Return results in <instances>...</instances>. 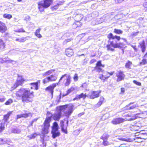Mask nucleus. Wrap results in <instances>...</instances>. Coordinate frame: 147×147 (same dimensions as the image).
Masks as SVG:
<instances>
[{"mask_svg":"<svg viewBox=\"0 0 147 147\" xmlns=\"http://www.w3.org/2000/svg\"><path fill=\"white\" fill-rule=\"evenodd\" d=\"M116 76L117 77V81H120L123 79L125 76V75L123 74V72L121 71H119L116 74Z\"/></svg>","mask_w":147,"mask_h":147,"instance_id":"nucleus-14","label":"nucleus"},{"mask_svg":"<svg viewBox=\"0 0 147 147\" xmlns=\"http://www.w3.org/2000/svg\"><path fill=\"white\" fill-rule=\"evenodd\" d=\"M104 99V98L103 96L100 97V98L99 101L96 105L95 107H99L103 102Z\"/></svg>","mask_w":147,"mask_h":147,"instance_id":"nucleus-21","label":"nucleus"},{"mask_svg":"<svg viewBox=\"0 0 147 147\" xmlns=\"http://www.w3.org/2000/svg\"><path fill=\"white\" fill-rule=\"evenodd\" d=\"M108 37H119V36H113V34L112 33H110L109 34V36H108Z\"/></svg>","mask_w":147,"mask_h":147,"instance_id":"nucleus-60","label":"nucleus"},{"mask_svg":"<svg viewBox=\"0 0 147 147\" xmlns=\"http://www.w3.org/2000/svg\"><path fill=\"white\" fill-rule=\"evenodd\" d=\"M12 131L14 134H19L21 132V130L17 128H15L12 129Z\"/></svg>","mask_w":147,"mask_h":147,"instance_id":"nucleus-27","label":"nucleus"},{"mask_svg":"<svg viewBox=\"0 0 147 147\" xmlns=\"http://www.w3.org/2000/svg\"><path fill=\"white\" fill-rule=\"evenodd\" d=\"M82 25L81 23L79 22H77L74 23L73 25V27H74L75 26H77V27H79Z\"/></svg>","mask_w":147,"mask_h":147,"instance_id":"nucleus-36","label":"nucleus"},{"mask_svg":"<svg viewBox=\"0 0 147 147\" xmlns=\"http://www.w3.org/2000/svg\"><path fill=\"white\" fill-rule=\"evenodd\" d=\"M0 61L1 63H10L14 64L16 63V62L14 61L8 59V57H5L3 59H1Z\"/></svg>","mask_w":147,"mask_h":147,"instance_id":"nucleus-13","label":"nucleus"},{"mask_svg":"<svg viewBox=\"0 0 147 147\" xmlns=\"http://www.w3.org/2000/svg\"><path fill=\"white\" fill-rule=\"evenodd\" d=\"M129 146L128 145H127L125 144H121L119 147H125L126 146Z\"/></svg>","mask_w":147,"mask_h":147,"instance_id":"nucleus-58","label":"nucleus"},{"mask_svg":"<svg viewBox=\"0 0 147 147\" xmlns=\"http://www.w3.org/2000/svg\"><path fill=\"white\" fill-rule=\"evenodd\" d=\"M55 71V69H51L47 71L45 73L42 74L43 77H45L51 74L54 72Z\"/></svg>","mask_w":147,"mask_h":147,"instance_id":"nucleus-20","label":"nucleus"},{"mask_svg":"<svg viewBox=\"0 0 147 147\" xmlns=\"http://www.w3.org/2000/svg\"><path fill=\"white\" fill-rule=\"evenodd\" d=\"M109 137V135L105 133L100 138L103 140H107Z\"/></svg>","mask_w":147,"mask_h":147,"instance_id":"nucleus-31","label":"nucleus"},{"mask_svg":"<svg viewBox=\"0 0 147 147\" xmlns=\"http://www.w3.org/2000/svg\"><path fill=\"white\" fill-rule=\"evenodd\" d=\"M121 92L122 93H123L125 92V89L124 88H121Z\"/></svg>","mask_w":147,"mask_h":147,"instance_id":"nucleus-64","label":"nucleus"},{"mask_svg":"<svg viewBox=\"0 0 147 147\" xmlns=\"http://www.w3.org/2000/svg\"><path fill=\"white\" fill-rule=\"evenodd\" d=\"M99 78L101 80L104 79V75H102L101 76H100Z\"/></svg>","mask_w":147,"mask_h":147,"instance_id":"nucleus-63","label":"nucleus"},{"mask_svg":"<svg viewBox=\"0 0 147 147\" xmlns=\"http://www.w3.org/2000/svg\"><path fill=\"white\" fill-rule=\"evenodd\" d=\"M96 67H104V65L102 64L101 61H99L97 62Z\"/></svg>","mask_w":147,"mask_h":147,"instance_id":"nucleus-35","label":"nucleus"},{"mask_svg":"<svg viewBox=\"0 0 147 147\" xmlns=\"http://www.w3.org/2000/svg\"><path fill=\"white\" fill-rule=\"evenodd\" d=\"M139 137H136L134 139V140H136V139H146L147 138V134L146 133H143L140 132Z\"/></svg>","mask_w":147,"mask_h":147,"instance_id":"nucleus-18","label":"nucleus"},{"mask_svg":"<svg viewBox=\"0 0 147 147\" xmlns=\"http://www.w3.org/2000/svg\"><path fill=\"white\" fill-rule=\"evenodd\" d=\"M132 64L131 62L129 61H128L126 63L125 66L127 68H129L130 66Z\"/></svg>","mask_w":147,"mask_h":147,"instance_id":"nucleus-39","label":"nucleus"},{"mask_svg":"<svg viewBox=\"0 0 147 147\" xmlns=\"http://www.w3.org/2000/svg\"><path fill=\"white\" fill-rule=\"evenodd\" d=\"M30 84L33 86L31 87V89L35 88L36 90L38 89V83L37 82L31 83Z\"/></svg>","mask_w":147,"mask_h":147,"instance_id":"nucleus-25","label":"nucleus"},{"mask_svg":"<svg viewBox=\"0 0 147 147\" xmlns=\"http://www.w3.org/2000/svg\"><path fill=\"white\" fill-rule=\"evenodd\" d=\"M68 121L67 119L66 120L67 126H64V121L63 120H61L60 121V126L62 131L66 134L67 133V126L68 125Z\"/></svg>","mask_w":147,"mask_h":147,"instance_id":"nucleus-10","label":"nucleus"},{"mask_svg":"<svg viewBox=\"0 0 147 147\" xmlns=\"http://www.w3.org/2000/svg\"><path fill=\"white\" fill-rule=\"evenodd\" d=\"M101 67H95L94 68L97 71L100 72V71H102V69L101 68Z\"/></svg>","mask_w":147,"mask_h":147,"instance_id":"nucleus-42","label":"nucleus"},{"mask_svg":"<svg viewBox=\"0 0 147 147\" xmlns=\"http://www.w3.org/2000/svg\"><path fill=\"white\" fill-rule=\"evenodd\" d=\"M82 130L81 129H78L74 131V134L75 135H78Z\"/></svg>","mask_w":147,"mask_h":147,"instance_id":"nucleus-40","label":"nucleus"},{"mask_svg":"<svg viewBox=\"0 0 147 147\" xmlns=\"http://www.w3.org/2000/svg\"><path fill=\"white\" fill-rule=\"evenodd\" d=\"M24 81V80L22 77L21 76H18L17 81L14 85L13 87H12V89H14L16 88L19 85H22Z\"/></svg>","mask_w":147,"mask_h":147,"instance_id":"nucleus-6","label":"nucleus"},{"mask_svg":"<svg viewBox=\"0 0 147 147\" xmlns=\"http://www.w3.org/2000/svg\"><path fill=\"white\" fill-rule=\"evenodd\" d=\"M101 92V91L98 90L97 91H92L91 92V94L90 95V98L91 99H94L95 98L99 97V94Z\"/></svg>","mask_w":147,"mask_h":147,"instance_id":"nucleus-12","label":"nucleus"},{"mask_svg":"<svg viewBox=\"0 0 147 147\" xmlns=\"http://www.w3.org/2000/svg\"><path fill=\"white\" fill-rule=\"evenodd\" d=\"M11 113V112H8L7 114L4 115L3 120L5 122H7L9 119V117Z\"/></svg>","mask_w":147,"mask_h":147,"instance_id":"nucleus-24","label":"nucleus"},{"mask_svg":"<svg viewBox=\"0 0 147 147\" xmlns=\"http://www.w3.org/2000/svg\"><path fill=\"white\" fill-rule=\"evenodd\" d=\"M13 102L11 98L9 99L5 103L6 105H10Z\"/></svg>","mask_w":147,"mask_h":147,"instance_id":"nucleus-38","label":"nucleus"},{"mask_svg":"<svg viewBox=\"0 0 147 147\" xmlns=\"http://www.w3.org/2000/svg\"><path fill=\"white\" fill-rule=\"evenodd\" d=\"M89 40L88 37H82L80 40V42L81 43H84Z\"/></svg>","mask_w":147,"mask_h":147,"instance_id":"nucleus-28","label":"nucleus"},{"mask_svg":"<svg viewBox=\"0 0 147 147\" xmlns=\"http://www.w3.org/2000/svg\"><path fill=\"white\" fill-rule=\"evenodd\" d=\"M139 44V47L141 48L142 52L144 53L146 50V46L144 41L143 40L141 42H140Z\"/></svg>","mask_w":147,"mask_h":147,"instance_id":"nucleus-17","label":"nucleus"},{"mask_svg":"<svg viewBox=\"0 0 147 147\" xmlns=\"http://www.w3.org/2000/svg\"><path fill=\"white\" fill-rule=\"evenodd\" d=\"M65 77H66V79L65 83V86H68L71 83V77L70 75H68L67 74H65L62 76L59 79V82H60L62 79Z\"/></svg>","mask_w":147,"mask_h":147,"instance_id":"nucleus-7","label":"nucleus"},{"mask_svg":"<svg viewBox=\"0 0 147 147\" xmlns=\"http://www.w3.org/2000/svg\"><path fill=\"white\" fill-rule=\"evenodd\" d=\"M5 42L2 39H0V50L3 49L5 47Z\"/></svg>","mask_w":147,"mask_h":147,"instance_id":"nucleus-26","label":"nucleus"},{"mask_svg":"<svg viewBox=\"0 0 147 147\" xmlns=\"http://www.w3.org/2000/svg\"><path fill=\"white\" fill-rule=\"evenodd\" d=\"M4 125H3V124H1V126H0V132H1L3 131L4 130Z\"/></svg>","mask_w":147,"mask_h":147,"instance_id":"nucleus-47","label":"nucleus"},{"mask_svg":"<svg viewBox=\"0 0 147 147\" xmlns=\"http://www.w3.org/2000/svg\"><path fill=\"white\" fill-rule=\"evenodd\" d=\"M26 38L25 37H18L16 39V40L20 42H23L25 41Z\"/></svg>","mask_w":147,"mask_h":147,"instance_id":"nucleus-30","label":"nucleus"},{"mask_svg":"<svg viewBox=\"0 0 147 147\" xmlns=\"http://www.w3.org/2000/svg\"><path fill=\"white\" fill-rule=\"evenodd\" d=\"M133 82L134 83L136 84V85L140 86L141 85V83L136 80H134Z\"/></svg>","mask_w":147,"mask_h":147,"instance_id":"nucleus-50","label":"nucleus"},{"mask_svg":"<svg viewBox=\"0 0 147 147\" xmlns=\"http://www.w3.org/2000/svg\"><path fill=\"white\" fill-rule=\"evenodd\" d=\"M72 90H71V88L70 89H68L67 91L66 92L67 93V94H69V93H70Z\"/></svg>","mask_w":147,"mask_h":147,"instance_id":"nucleus-57","label":"nucleus"},{"mask_svg":"<svg viewBox=\"0 0 147 147\" xmlns=\"http://www.w3.org/2000/svg\"><path fill=\"white\" fill-rule=\"evenodd\" d=\"M66 108V106H61L57 107L55 113L52 115L51 116H49L46 118L44 123V127L42 129V134H45L48 133L50 126L49 123L51 120V117L54 120H59L61 116V111Z\"/></svg>","mask_w":147,"mask_h":147,"instance_id":"nucleus-1","label":"nucleus"},{"mask_svg":"<svg viewBox=\"0 0 147 147\" xmlns=\"http://www.w3.org/2000/svg\"><path fill=\"white\" fill-rule=\"evenodd\" d=\"M114 72H111L109 73L107 72H104L103 73V74H104V78H108L110 76L112 75L114 73Z\"/></svg>","mask_w":147,"mask_h":147,"instance_id":"nucleus-23","label":"nucleus"},{"mask_svg":"<svg viewBox=\"0 0 147 147\" xmlns=\"http://www.w3.org/2000/svg\"><path fill=\"white\" fill-rule=\"evenodd\" d=\"M5 98L4 96H1L0 97V101L2 102L5 101Z\"/></svg>","mask_w":147,"mask_h":147,"instance_id":"nucleus-49","label":"nucleus"},{"mask_svg":"<svg viewBox=\"0 0 147 147\" xmlns=\"http://www.w3.org/2000/svg\"><path fill=\"white\" fill-rule=\"evenodd\" d=\"M126 121L125 119L121 117H118L113 119L111 121V123L114 125H117L123 122Z\"/></svg>","mask_w":147,"mask_h":147,"instance_id":"nucleus-9","label":"nucleus"},{"mask_svg":"<svg viewBox=\"0 0 147 147\" xmlns=\"http://www.w3.org/2000/svg\"><path fill=\"white\" fill-rule=\"evenodd\" d=\"M3 17L4 18H7V19H10L12 17V16L10 14L5 13V14H3Z\"/></svg>","mask_w":147,"mask_h":147,"instance_id":"nucleus-34","label":"nucleus"},{"mask_svg":"<svg viewBox=\"0 0 147 147\" xmlns=\"http://www.w3.org/2000/svg\"><path fill=\"white\" fill-rule=\"evenodd\" d=\"M40 28L37 29L35 32V34L37 37H42L41 35L40 34Z\"/></svg>","mask_w":147,"mask_h":147,"instance_id":"nucleus-32","label":"nucleus"},{"mask_svg":"<svg viewBox=\"0 0 147 147\" xmlns=\"http://www.w3.org/2000/svg\"><path fill=\"white\" fill-rule=\"evenodd\" d=\"M28 114H28V113L22 114V117H25V118L29 116Z\"/></svg>","mask_w":147,"mask_h":147,"instance_id":"nucleus-53","label":"nucleus"},{"mask_svg":"<svg viewBox=\"0 0 147 147\" xmlns=\"http://www.w3.org/2000/svg\"><path fill=\"white\" fill-rule=\"evenodd\" d=\"M6 143V142L4 140L1 138H0V144H4Z\"/></svg>","mask_w":147,"mask_h":147,"instance_id":"nucleus-52","label":"nucleus"},{"mask_svg":"<svg viewBox=\"0 0 147 147\" xmlns=\"http://www.w3.org/2000/svg\"><path fill=\"white\" fill-rule=\"evenodd\" d=\"M114 32L117 34H122L123 33L122 31L120 30L115 29L114 30Z\"/></svg>","mask_w":147,"mask_h":147,"instance_id":"nucleus-41","label":"nucleus"},{"mask_svg":"<svg viewBox=\"0 0 147 147\" xmlns=\"http://www.w3.org/2000/svg\"><path fill=\"white\" fill-rule=\"evenodd\" d=\"M43 2L40 1L38 3V8L40 12L44 11V8L49 7L53 2V0H43Z\"/></svg>","mask_w":147,"mask_h":147,"instance_id":"nucleus-4","label":"nucleus"},{"mask_svg":"<svg viewBox=\"0 0 147 147\" xmlns=\"http://www.w3.org/2000/svg\"><path fill=\"white\" fill-rule=\"evenodd\" d=\"M57 79V77L53 75H52L50 76L45 78L43 80L44 84L48 82L51 81H55Z\"/></svg>","mask_w":147,"mask_h":147,"instance_id":"nucleus-11","label":"nucleus"},{"mask_svg":"<svg viewBox=\"0 0 147 147\" xmlns=\"http://www.w3.org/2000/svg\"><path fill=\"white\" fill-rule=\"evenodd\" d=\"M94 14L95 15V17L97 16L98 15V12L96 11L93 12L92 14V16H93Z\"/></svg>","mask_w":147,"mask_h":147,"instance_id":"nucleus-54","label":"nucleus"},{"mask_svg":"<svg viewBox=\"0 0 147 147\" xmlns=\"http://www.w3.org/2000/svg\"><path fill=\"white\" fill-rule=\"evenodd\" d=\"M73 78L75 81H77L78 80V75L76 74H75Z\"/></svg>","mask_w":147,"mask_h":147,"instance_id":"nucleus-45","label":"nucleus"},{"mask_svg":"<svg viewBox=\"0 0 147 147\" xmlns=\"http://www.w3.org/2000/svg\"><path fill=\"white\" fill-rule=\"evenodd\" d=\"M58 125L56 122H55L52 126V130L51 133L52 137L53 138H55L56 137L59 136L60 135V133L59 132Z\"/></svg>","mask_w":147,"mask_h":147,"instance_id":"nucleus-5","label":"nucleus"},{"mask_svg":"<svg viewBox=\"0 0 147 147\" xmlns=\"http://www.w3.org/2000/svg\"><path fill=\"white\" fill-rule=\"evenodd\" d=\"M114 72H111L109 73L107 72H104L103 73V74H104V78H108L110 76L112 75L114 73Z\"/></svg>","mask_w":147,"mask_h":147,"instance_id":"nucleus-22","label":"nucleus"},{"mask_svg":"<svg viewBox=\"0 0 147 147\" xmlns=\"http://www.w3.org/2000/svg\"><path fill=\"white\" fill-rule=\"evenodd\" d=\"M53 89L54 88L53 87L50 86L47 87L46 88V90H49L50 91V92L51 94L52 95L53 94Z\"/></svg>","mask_w":147,"mask_h":147,"instance_id":"nucleus-29","label":"nucleus"},{"mask_svg":"<svg viewBox=\"0 0 147 147\" xmlns=\"http://www.w3.org/2000/svg\"><path fill=\"white\" fill-rule=\"evenodd\" d=\"M107 140H103V144L105 146H107L110 144L109 143V142L107 141Z\"/></svg>","mask_w":147,"mask_h":147,"instance_id":"nucleus-44","label":"nucleus"},{"mask_svg":"<svg viewBox=\"0 0 147 147\" xmlns=\"http://www.w3.org/2000/svg\"><path fill=\"white\" fill-rule=\"evenodd\" d=\"M109 41L108 42V45H107V50L113 51L115 48H118L122 49L123 48V43L122 41H125L126 40L120 37H109Z\"/></svg>","mask_w":147,"mask_h":147,"instance_id":"nucleus-3","label":"nucleus"},{"mask_svg":"<svg viewBox=\"0 0 147 147\" xmlns=\"http://www.w3.org/2000/svg\"><path fill=\"white\" fill-rule=\"evenodd\" d=\"M7 30V28L5 24L0 21V32L2 33L5 32Z\"/></svg>","mask_w":147,"mask_h":147,"instance_id":"nucleus-15","label":"nucleus"},{"mask_svg":"<svg viewBox=\"0 0 147 147\" xmlns=\"http://www.w3.org/2000/svg\"><path fill=\"white\" fill-rule=\"evenodd\" d=\"M140 114V113H139L136 114L135 117H133V118H130V119H128V120L129 121H133V120H135V119H136L137 118V117H136V116L137 115H139Z\"/></svg>","mask_w":147,"mask_h":147,"instance_id":"nucleus-46","label":"nucleus"},{"mask_svg":"<svg viewBox=\"0 0 147 147\" xmlns=\"http://www.w3.org/2000/svg\"><path fill=\"white\" fill-rule=\"evenodd\" d=\"M147 63V59H143L142 60V61L140 63V65H142L146 64Z\"/></svg>","mask_w":147,"mask_h":147,"instance_id":"nucleus-37","label":"nucleus"},{"mask_svg":"<svg viewBox=\"0 0 147 147\" xmlns=\"http://www.w3.org/2000/svg\"><path fill=\"white\" fill-rule=\"evenodd\" d=\"M138 104H136L135 105H134L133 106H131L130 107H129V108H128V109H132L134 108H136V107H138Z\"/></svg>","mask_w":147,"mask_h":147,"instance_id":"nucleus-43","label":"nucleus"},{"mask_svg":"<svg viewBox=\"0 0 147 147\" xmlns=\"http://www.w3.org/2000/svg\"><path fill=\"white\" fill-rule=\"evenodd\" d=\"M87 96L86 93L84 94L83 93H82L80 95H77L76 97L73 99V100H78L80 99L81 98H82L83 100H84Z\"/></svg>","mask_w":147,"mask_h":147,"instance_id":"nucleus-16","label":"nucleus"},{"mask_svg":"<svg viewBox=\"0 0 147 147\" xmlns=\"http://www.w3.org/2000/svg\"><path fill=\"white\" fill-rule=\"evenodd\" d=\"M41 147H46V144L43 141L42 144L40 145Z\"/></svg>","mask_w":147,"mask_h":147,"instance_id":"nucleus-56","label":"nucleus"},{"mask_svg":"<svg viewBox=\"0 0 147 147\" xmlns=\"http://www.w3.org/2000/svg\"><path fill=\"white\" fill-rule=\"evenodd\" d=\"M18 97H22V100L23 102H32L34 97V92L28 88H21L16 93Z\"/></svg>","mask_w":147,"mask_h":147,"instance_id":"nucleus-2","label":"nucleus"},{"mask_svg":"<svg viewBox=\"0 0 147 147\" xmlns=\"http://www.w3.org/2000/svg\"><path fill=\"white\" fill-rule=\"evenodd\" d=\"M64 106H66V108L65 109H68L67 111L65 112L64 113L65 115L67 118H69L73 111V106L72 105H66Z\"/></svg>","mask_w":147,"mask_h":147,"instance_id":"nucleus-8","label":"nucleus"},{"mask_svg":"<svg viewBox=\"0 0 147 147\" xmlns=\"http://www.w3.org/2000/svg\"><path fill=\"white\" fill-rule=\"evenodd\" d=\"M30 17L28 16H26L24 19V20H25L26 21H30Z\"/></svg>","mask_w":147,"mask_h":147,"instance_id":"nucleus-48","label":"nucleus"},{"mask_svg":"<svg viewBox=\"0 0 147 147\" xmlns=\"http://www.w3.org/2000/svg\"><path fill=\"white\" fill-rule=\"evenodd\" d=\"M71 40L70 38H68L67 39H65V41L63 42V43L64 45H65L66 43Z\"/></svg>","mask_w":147,"mask_h":147,"instance_id":"nucleus-51","label":"nucleus"},{"mask_svg":"<svg viewBox=\"0 0 147 147\" xmlns=\"http://www.w3.org/2000/svg\"><path fill=\"white\" fill-rule=\"evenodd\" d=\"M21 117H22V114L20 115H17V119H18Z\"/></svg>","mask_w":147,"mask_h":147,"instance_id":"nucleus-59","label":"nucleus"},{"mask_svg":"<svg viewBox=\"0 0 147 147\" xmlns=\"http://www.w3.org/2000/svg\"><path fill=\"white\" fill-rule=\"evenodd\" d=\"M86 86H87V85L86 83H84L82 85L81 87L85 88L86 87Z\"/></svg>","mask_w":147,"mask_h":147,"instance_id":"nucleus-62","label":"nucleus"},{"mask_svg":"<svg viewBox=\"0 0 147 147\" xmlns=\"http://www.w3.org/2000/svg\"><path fill=\"white\" fill-rule=\"evenodd\" d=\"M65 53L66 55L69 57L72 56L74 53L73 49L70 48L66 49Z\"/></svg>","mask_w":147,"mask_h":147,"instance_id":"nucleus-19","label":"nucleus"},{"mask_svg":"<svg viewBox=\"0 0 147 147\" xmlns=\"http://www.w3.org/2000/svg\"><path fill=\"white\" fill-rule=\"evenodd\" d=\"M37 136L36 133H34L28 136L27 137L29 139H31L34 138Z\"/></svg>","mask_w":147,"mask_h":147,"instance_id":"nucleus-33","label":"nucleus"},{"mask_svg":"<svg viewBox=\"0 0 147 147\" xmlns=\"http://www.w3.org/2000/svg\"><path fill=\"white\" fill-rule=\"evenodd\" d=\"M143 6L145 7L146 8V11H147V2L144 3L143 4Z\"/></svg>","mask_w":147,"mask_h":147,"instance_id":"nucleus-55","label":"nucleus"},{"mask_svg":"<svg viewBox=\"0 0 147 147\" xmlns=\"http://www.w3.org/2000/svg\"><path fill=\"white\" fill-rule=\"evenodd\" d=\"M134 103V102H132L129 103V104L127 105L126 106V107H127L128 106H129L133 104Z\"/></svg>","mask_w":147,"mask_h":147,"instance_id":"nucleus-61","label":"nucleus"}]
</instances>
